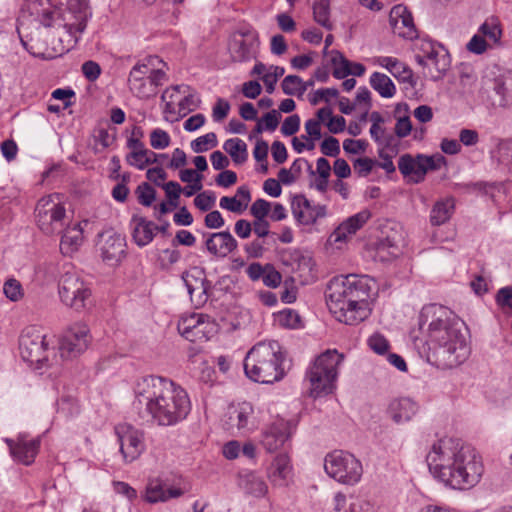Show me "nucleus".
I'll list each match as a JSON object with an SVG mask.
<instances>
[{"label":"nucleus","mask_w":512,"mask_h":512,"mask_svg":"<svg viewBox=\"0 0 512 512\" xmlns=\"http://www.w3.org/2000/svg\"><path fill=\"white\" fill-rule=\"evenodd\" d=\"M100 252L104 262L114 265L125 256V239L117 233L100 234Z\"/></svg>","instance_id":"f3484780"},{"label":"nucleus","mask_w":512,"mask_h":512,"mask_svg":"<svg viewBox=\"0 0 512 512\" xmlns=\"http://www.w3.org/2000/svg\"><path fill=\"white\" fill-rule=\"evenodd\" d=\"M489 70L482 78V89L492 106L505 107L512 100V71Z\"/></svg>","instance_id":"9b49d317"},{"label":"nucleus","mask_w":512,"mask_h":512,"mask_svg":"<svg viewBox=\"0 0 512 512\" xmlns=\"http://www.w3.org/2000/svg\"><path fill=\"white\" fill-rule=\"evenodd\" d=\"M417 412V405L410 398L394 399L390 402L387 413L397 423L409 421Z\"/></svg>","instance_id":"cd10ccee"},{"label":"nucleus","mask_w":512,"mask_h":512,"mask_svg":"<svg viewBox=\"0 0 512 512\" xmlns=\"http://www.w3.org/2000/svg\"><path fill=\"white\" fill-rule=\"evenodd\" d=\"M58 293L61 301L76 311L85 308L91 302L92 292L89 284L74 270L61 275Z\"/></svg>","instance_id":"1a4fd4ad"},{"label":"nucleus","mask_w":512,"mask_h":512,"mask_svg":"<svg viewBox=\"0 0 512 512\" xmlns=\"http://www.w3.org/2000/svg\"><path fill=\"white\" fill-rule=\"evenodd\" d=\"M314 216H308L307 219H304V211L299 210L297 212L294 211V217L299 224L302 225H311L314 224L319 218H323L326 216L327 208L325 205H316L313 207Z\"/></svg>","instance_id":"a18cd8bd"},{"label":"nucleus","mask_w":512,"mask_h":512,"mask_svg":"<svg viewBox=\"0 0 512 512\" xmlns=\"http://www.w3.org/2000/svg\"><path fill=\"white\" fill-rule=\"evenodd\" d=\"M3 292L11 301H17L22 296V287L19 281L9 279L4 283Z\"/></svg>","instance_id":"5fc2aeb1"},{"label":"nucleus","mask_w":512,"mask_h":512,"mask_svg":"<svg viewBox=\"0 0 512 512\" xmlns=\"http://www.w3.org/2000/svg\"><path fill=\"white\" fill-rule=\"evenodd\" d=\"M321 153L328 157H337L340 154V144L337 138L327 136L320 144Z\"/></svg>","instance_id":"3c124183"},{"label":"nucleus","mask_w":512,"mask_h":512,"mask_svg":"<svg viewBox=\"0 0 512 512\" xmlns=\"http://www.w3.org/2000/svg\"><path fill=\"white\" fill-rule=\"evenodd\" d=\"M395 134L399 138L407 137L412 131V123L408 115L399 117L394 128Z\"/></svg>","instance_id":"0e129e2a"},{"label":"nucleus","mask_w":512,"mask_h":512,"mask_svg":"<svg viewBox=\"0 0 512 512\" xmlns=\"http://www.w3.org/2000/svg\"><path fill=\"white\" fill-rule=\"evenodd\" d=\"M170 142L171 138L165 130L156 128L150 134V145L154 149H165L170 145Z\"/></svg>","instance_id":"09e8293b"},{"label":"nucleus","mask_w":512,"mask_h":512,"mask_svg":"<svg viewBox=\"0 0 512 512\" xmlns=\"http://www.w3.org/2000/svg\"><path fill=\"white\" fill-rule=\"evenodd\" d=\"M292 466L290 465V458L287 454L277 455L270 467L268 468V478L275 486H286L287 480L290 477Z\"/></svg>","instance_id":"a878e982"},{"label":"nucleus","mask_w":512,"mask_h":512,"mask_svg":"<svg viewBox=\"0 0 512 512\" xmlns=\"http://www.w3.org/2000/svg\"><path fill=\"white\" fill-rule=\"evenodd\" d=\"M426 325L430 345L427 359L432 365L452 369L468 358L470 348L462 333L464 323L450 309L436 303L425 305L418 317L419 330Z\"/></svg>","instance_id":"f257e3e1"},{"label":"nucleus","mask_w":512,"mask_h":512,"mask_svg":"<svg viewBox=\"0 0 512 512\" xmlns=\"http://www.w3.org/2000/svg\"><path fill=\"white\" fill-rule=\"evenodd\" d=\"M370 218L371 212L366 209L350 216L333 231L329 236L328 241L330 243L346 241L350 236L356 234V232L360 230Z\"/></svg>","instance_id":"6ab92c4d"},{"label":"nucleus","mask_w":512,"mask_h":512,"mask_svg":"<svg viewBox=\"0 0 512 512\" xmlns=\"http://www.w3.org/2000/svg\"><path fill=\"white\" fill-rule=\"evenodd\" d=\"M230 111V104L227 100L218 98L213 107V119L214 121H222L227 117Z\"/></svg>","instance_id":"774afa93"},{"label":"nucleus","mask_w":512,"mask_h":512,"mask_svg":"<svg viewBox=\"0 0 512 512\" xmlns=\"http://www.w3.org/2000/svg\"><path fill=\"white\" fill-rule=\"evenodd\" d=\"M204 324V315L203 314H192L188 317H182L177 325L178 332L184 338L192 337L189 333L191 330L195 329L198 326H202Z\"/></svg>","instance_id":"4c0bfd02"},{"label":"nucleus","mask_w":512,"mask_h":512,"mask_svg":"<svg viewBox=\"0 0 512 512\" xmlns=\"http://www.w3.org/2000/svg\"><path fill=\"white\" fill-rule=\"evenodd\" d=\"M120 444V452L126 463H131L139 458L145 449L144 433L129 424H119L115 427Z\"/></svg>","instance_id":"4468645a"},{"label":"nucleus","mask_w":512,"mask_h":512,"mask_svg":"<svg viewBox=\"0 0 512 512\" xmlns=\"http://www.w3.org/2000/svg\"><path fill=\"white\" fill-rule=\"evenodd\" d=\"M264 241L259 239L253 240L244 245V251L247 253L249 258L258 259L263 257L265 253Z\"/></svg>","instance_id":"680f3d73"},{"label":"nucleus","mask_w":512,"mask_h":512,"mask_svg":"<svg viewBox=\"0 0 512 512\" xmlns=\"http://www.w3.org/2000/svg\"><path fill=\"white\" fill-rule=\"evenodd\" d=\"M331 64L334 66L332 72L336 79H344L349 75L360 77L364 75L366 68L361 63L349 61L340 51L332 50Z\"/></svg>","instance_id":"b1692460"},{"label":"nucleus","mask_w":512,"mask_h":512,"mask_svg":"<svg viewBox=\"0 0 512 512\" xmlns=\"http://www.w3.org/2000/svg\"><path fill=\"white\" fill-rule=\"evenodd\" d=\"M131 92L141 99H149L156 96V92L151 89V85H149L147 78L138 79L136 82L128 83Z\"/></svg>","instance_id":"79ce46f5"},{"label":"nucleus","mask_w":512,"mask_h":512,"mask_svg":"<svg viewBox=\"0 0 512 512\" xmlns=\"http://www.w3.org/2000/svg\"><path fill=\"white\" fill-rule=\"evenodd\" d=\"M219 205L222 209H226L236 214H241L246 209V204H242V201L237 199L236 196H223L220 199Z\"/></svg>","instance_id":"603ef678"},{"label":"nucleus","mask_w":512,"mask_h":512,"mask_svg":"<svg viewBox=\"0 0 512 512\" xmlns=\"http://www.w3.org/2000/svg\"><path fill=\"white\" fill-rule=\"evenodd\" d=\"M218 144L217 136L214 132H209L200 136L191 142V149L195 153L205 152L210 148L216 147Z\"/></svg>","instance_id":"a19ab883"},{"label":"nucleus","mask_w":512,"mask_h":512,"mask_svg":"<svg viewBox=\"0 0 512 512\" xmlns=\"http://www.w3.org/2000/svg\"><path fill=\"white\" fill-rule=\"evenodd\" d=\"M90 342L89 330L85 325H75L67 330L59 341V352L62 359L78 357Z\"/></svg>","instance_id":"2eb2a0df"},{"label":"nucleus","mask_w":512,"mask_h":512,"mask_svg":"<svg viewBox=\"0 0 512 512\" xmlns=\"http://www.w3.org/2000/svg\"><path fill=\"white\" fill-rule=\"evenodd\" d=\"M61 233L60 249L62 253H72L82 241V229L80 225L75 224L73 227L62 228Z\"/></svg>","instance_id":"c756f323"},{"label":"nucleus","mask_w":512,"mask_h":512,"mask_svg":"<svg viewBox=\"0 0 512 512\" xmlns=\"http://www.w3.org/2000/svg\"><path fill=\"white\" fill-rule=\"evenodd\" d=\"M33 6L44 27L64 28L73 41V45L79 41V36L85 31L87 21L91 16L87 0H67L65 8L61 7L56 10L43 8L41 12L36 9L35 4Z\"/></svg>","instance_id":"423d86ee"},{"label":"nucleus","mask_w":512,"mask_h":512,"mask_svg":"<svg viewBox=\"0 0 512 512\" xmlns=\"http://www.w3.org/2000/svg\"><path fill=\"white\" fill-rule=\"evenodd\" d=\"M370 291L367 276L349 274L330 280L325 297L330 312L338 321L357 325L370 315Z\"/></svg>","instance_id":"20e7f679"},{"label":"nucleus","mask_w":512,"mask_h":512,"mask_svg":"<svg viewBox=\"0 0 512 512\" xmlns=\"http://www.w3.org/2000/svg\"><path fill=\"white\" fill-rule=\"evenodd\" d=\"M300 116L298 114H293L288 116L282 126H281V132L285 136H292L295 133L299 131L300 128Z\"/></svg>","instance_id":"4d7b16f0"},{"label":"nucleus","mask_w":512,"mask_h":512,"mask_svg":"<svg viewBox=\"0 0 512 512\" xmlns=\"http://www.w3.org/2000/svg\"><path fill=\"white\" fill-rule=\"evenodd\" d=\"M343 358V354H339L337 350L328 349L315 359L306 373L311 386V397L317 398L333 392L338 376L337 369Z\"/></svg>","instance_id":"0eeeda50"},{"label":"nucleus","mask_w":512,"mask_h":512,"mask_svg":"<svg viewBox=\"0 0 512 512\" xmlns=\"http://www.w3.org/2000/svg\"><path fill=\"white\" fill-rule=\"evenodd\" d=\"M145 500L148 503H157L167 500V493L159 482H150L146 487Z\"/></svg>","instance_id":"37998d69"},{"label":"nucleus","mask_w":512,"mask_h":512,"mask_svg":"<svg viewBox=\"0 0 512 512\" xmlns=\"http://www.w3.org/2000/svg\"><path fill=\"white\" fill-rule=\"evenodd\" d=\"M130 225L132 226V238L139 247L146 246L154 239V222L134 214L131 217Z\"/></svg>","instance_id":"393cba45"},{"label":"nucleus","mask_w":512,"mask_h":512,"mask_svg":"<svg viewBox=\"0 0 512 512\" xmlns=\"http://www.w3.org/2000/svg\"><path fill=\"white\" fill-rule=\"evenodd\" d=\"M256 35L246 32H237L229 42V51L233 62H247L254 56Z\"/></svg>","instance_id":"a211bd4d"},{"label":"nucleus","mask_w":512,"mask_h":512,"mask_svg":"<svg viewBox=\"0 0 512 512\" xmlns=\"http://www.w3.org/2000/svg\"><path fill=\"white\" fill-rule=\"evenodd\" d=\"M324 469L331 478L346 485L358 483L363 473L361 462L344 450L328 453L324 459Z\"/></svg>","instance_id":"6e6552de"},{"label":"nucleus","mask_w":512,"mask_h":512,"mask_svg":"<svg viewBox=\"0 0 512 512\" xmlns=\"http://www.w3.org/2000/svg\"><path fill=\"white\" fill-rule=\"evenodd\" d=\"M375 63L387 69L398 81L414 85L413 71L397 58L380 56Z\"/></svg>","instance_id":"bb28decb"},{"label":"nucleus","mask_w":512,"mask_h":512,"mask_svg":"<svg viewBox=\"0 0 512 512\" xmlns=\"http://www.w3.org/2000/svg\"><path fill=\"white\" fill-rule=\"evenodd\" d=\"M239 486L254 497H263L268 492V486L265 481L253 472L240 475Z\"/></svg>","instance_id":"c85d7f7f"},{"label":"nucleus","mask_w":512,"mask_h":512,"mask_svg":"<svg viewBox=\"0 0 512 512\" xmlns=\"http://www.w3.org/2000/svg\"><path fill=\"white\" fill-rule=\"evenodd\" d=\"M223 149L230 155L235 164L241 165L247 161V145L242 139L230 138L226 140Z\"/></svg>","instance_id":"473e14b6"},{"label":"nucleus","mask_w":512,"mask_h":512,"mask_svg":"<svg viewBox=\"0 0 512 512\" xmlns=\"http://www.w3.org/2000/svg\"><path fill=\"white\" fill-rule=\"evenodd\" d=\"M147 80L149 85H151V89L157 93V89L159 86L163 84V82L167 79V75L165 71L162 69H152L147 74Z\"/></svg>","instance_id":"e2e57ef3"},{"label":"nucleus","mask_w":512,"mask_h":512,"mask_svg":"<svg viewBox=\"0 0 512 512\" xmlns=\"http://www.w3.org/2000/svg\"><path fill=\"white\" fill-rule=\"evenodd\" d=\"M368 345L369 347L377 354L383 355L387 353L389 349V342L388 340L381 334H373L368 339Z\"/></svg>","instance_id":"864d4df0"},{"label":"nucleus","mask_w":512,"mask_h":512,"mask_svg":"<svg viewBox=\"0 0 512 512\" xmlns=\"http://www.w3.org/2000/svg\"><path fill=\"white\" fill-rule=\"evenodd\" d=\"M134 408L144 411L158 425L171 426L184 420L191 404L187 392L173 381L159 376H147L137 382Z\"/></svg>","instance_id":"7ed1b4c3"},{"label":"nucleus","mask_w":512,"mask_h":512,"mask_svg":"<svg viewBox=\"0 0 512 512\" xmlns=\"http://www.w3.org/2000/svg\"><path fill=\"white\" fill-rule=\"evenodd\" d=\"M205 247L211 255L224 258L237 249L238 242L227 230L209 234Z\"/></svg>","instance_id":"412c9836"},{"label":"nucleus","mask_w":512,"mask_h":512,"mask_svg":"<svg viewBox=\"0 0 512 512\" xmlns=\"http://www.w3.org/2000/svg\"><path fill=\"white\" fill-rule=\"evenodd\" d=\"M368 146V142L364 139L354 140L346 139L343 142V149L349 154H358L364 152Z\"/></svg>","instance_id":"69168bd1"},{"label":"nucleus","mask_w":512,"mask_h":512,"mask_svg":"<svg viewBox=\"0 0 512 512\" xmlns=\"http://www.w3.org/2000/svg\"><path fill=\"white\" fill-rule=\"evenodd\" d=\"M399 19L402 26L407 29L405 32H399V36L409 40L418 38V31L414 24L412 13L403 4L395 5L390 11L389 21L393 28H396Z\"/></svg>","instance_id":"5701e85b"},{"label":"nucleus","mask_w":512,"mask_h":512,"mask_svg":"<svg viewBox=\"0 0 512 512\" xmlns=\"http://www.w3.org/2000/svg\"><path fill=\"white\" fill-rule=\"evenodd\" d=\"M146 177L149 181H152L156 186L162 187L165 190V192L176 190L178 186H181L176 181H169L165 184H162L161 181H164L167 178V173L161 166L149 168L146 172Z\"/></svg>","instance_id":"e433bc0d"},{"label":"nucleus","mask_w":512,"mask_h":512,"mask_svg":"<svg viewBox=\"0 0 512 512\" xmlns=\"http://www.w3.org/2000/svg\"><path fill=\"white\" fill-rule=\"evenodd\" d=\"M426 462L433 477L453 489L473 487L483 473L475 449L456 438H443L433 444Z\"/></svg>","instance_id":"f03ea898"},{"label":"nucleus","mask_w":512,"mask_h":512,"mask_svg":"<svg viewBox=\"0 0 512 512\" xmlns=\"http://www.w3.org/2000/svg\"><path fill=\"white\" fill-rule=\"evenodd\" d=\"M216 196L212 191H204L194 198V205L201 211H209L215 204Z\"/></svg>","instance_id":"8fccbe9b"},{"label":"nucleus","mask_w":512,"mask_h":512,"mask_svg":"<svg viewBox=\"0 0 512 512\" xmlns=\"http://www.w3.org/2000/svg\"><path fill=\"white\" fill-rule=\"evenodd\" d=\"M290 421L284 419H277L269 426H267L261 434L260 443L267 452H274L289 439L291 436Z\"/></svg>","instance_id":"dca6fc26"},{"label":"nucleus","mask_w":512,"mask_h":512,"mask_svg":"<svg viewBox=\"0 0 512 512\" xmlns=\"http://www.w3.org/2000/svg\"><path fill=\"white\" fill-rule=\"evenodd\" d=\"M276 321L283 328L298 329L302 327L300 315L293 309H284L276 315Z\"/></svg>","instance_id":"58836bf2"},{"label":"nucleus","mask_w":512,"mask_h":512,"mask_svg":"<svg viewBox=\"0 0 512 512\" xmlns=\"http://www.w3.org/2000/svg\"><path fill=\"white\" fill-rule=\"evenodd\" d=\"M81 70L85 78L90 82L96 81L101 74L100 65L92 60L84 62L82 64Z\"/></svg>","instance_id":"13d9d810"},{"label":"nucleus","mask_w":512,"mask_h":512,"mask_svg":"<svg viewBox=\"0 0 512 512\" xmlns=\"http://www.w3.org/2000/svg\"><path fill=\"white\" fill-rule=\"evenodd\" d=\"M254 413L251 403L242 402L237 405H230L224 415L223 426L227 430L247 429L249 420Z\"/></svg>","instance_id":"aec40b11"},{"label":"nucleus","mask_w":512,"mask_h":512,"mask_svg":"<svg viewBox=\"0 0 512 512\" xmlns=\"http://www.w3.org/2000/svg\"><path fill=\"white\" fill-rule=\"evenodd\" d=\"M313 19L316 23L331 31L333 24L330 21V1L314 0L312 5Z\"/></svg>","instance_id":"f704fd0d"},{"label":"nucleus","mask_w":512,"mask_h":512,"mask_svg":"<svg viewBox=\"0 0 512 512\" xmlns=\"http://www.w3.org/2000/svg\"><path fill=\"white\" fill-rule=\"evenodd\" d=\"M12 457L24 465H30L38 453L39 439L25 440L21 437L17 441L6 440Z\"/></svg>","instance_id":"4be33fe9"},{"label":"nucleus","mask_w":512,"mask_h":512,"mask_svg":"<svg viewBox=\"0 0 512 512\" xmlns=\"http://www.w3.org/2000/svg\"><path fill=\"white\" fill-rule=\"evenodd\" d=\"M283 360L278 341L259 342L248 351L243 363L244 371L254 382L272 384L285 375Z\"/></svg>","instance_id":"39448f33"},{"label":"nucleus","mask_w":512,"mask_h":512,"mask_svg":"<svg viewBox=\"0 0 512 512\" xmlns=\"http://www.w3.org/2000/svg\"><path fill=\"white\" fill-rule=\"evenodd\" d=\"M65 216V207L61 203H55L52 195L41 198L36 204V223L46 235L62 232Z\"/></svg>","instance_id":"ddd939ff"},{"label":"nucleus","mask_w":512,"mask_h":512,"mask_svg":"<svg viewBox=\"0 0 512 512\" xmlns=\"http://www.w3.org/2000/svg\"><path fill=\"white\" fill-rule=\"evenodd\" d=\"M261 279L265 286L277 288L281 284L282 275L272 264L267 263L265 272Z\"/></svg>","instance_id":"de8ad7c7"},{"label":"nucleus","mask_w":512,"mask_h":512,"mask_svg":"<svg viewBox=\"0 0 512 512\" xmlns=\"http://www.w3.org/2000/svg\"><path fill=\"white\" fill-rule=\"evenodd\" d=\"M48 343L42 332L34 326L25 328L19 338V350L22 359L36 368H41L48 360Z\"/></svg>","instance_id":"f8f14e48"},{"label":"nucleus","mask_w":512,"mask_h":512,"mask_svg":"<svg viewBox=\"0 0 512 512\" xmlns=\"http://www.w3.org/2000/svg\"><path fill=\"white\" fill-rule=\"evenodd\" d=\"M495 300L498 306L512 309V286L499 289Z\"/></svg>","instance_id":"338daca9"},{"label":"nucleus","mask_w":512,"mask_h":512,"mask_svg":"<svg viewBox=\"0 0 512 512\" xmlns=\"http://www.w3.org/2000/svg\"><path fill=\"white\" fill-rule=\"evenodd\" d=\"M155 59H158V57L150 56L147 59V63H137L134 65L129 73L128 83L136 82L138 79H145L150 71V66L154 65L153 61Z\"/></svg>","instance_id":"c03bdc74"},{"label":"nucleus","mask_w":512,"mask_h":512,"mask_svg":"<svg viewBox=\"0 0 512 512\" xmlns=\"http://www.w3.org/2000/svg\"><path fill=\"white\" fill-rule=\"evenodd\" d=\"M280 119V112L272 109L271 111L265 113L259 121H262L265 130L274 131L278 127Z\"/></svg>","instance_id":"052dcab7"},{"label":"nucleus","mask_w":512,"mask_h":512,"mask_svg":"<svg viewBox=\"0 0 512 512\" xmlns=\"http://www.w3.org/2000/svg\"><path fill=\"white\" fill-rule=\"evenodd\" d=\"M370 85L383 98H392L396 93V86L393 81L380 72H374L370 76Z\"/></svg>","instance_id":"2f4dec72"},{"label":"nucleus","mask_w":512,"mask_h":512,"mask_svg":"<svg viewBox=\"0 0 512 512\" xmlns=\"http://www.w3.org/2000/svg\"><path fill=\"white\" fill-rule=\"evenodd\" d=\"M271 205L265 199H257L254 201L252 206L250 207V213L254 217V219H266L269 214Z\"/></svg>","instance_id":"6e6d98bb"},{"label":"nucleus","mask_w":512,"mask_h":512,"mask_svg":"<svg viewBox=\"0 0 512 512\" xmlns=\"http://www.w3.org/2000/svg\"><path fill=\"white\" fill-rule=\"evenodd\" d=\"M376 163L377 160L368 157L357 158L354 161V168L359 176L365 177L372 171V168Z\"/></svg>","instance_id":"bf43d9fd"},{"label":"nucleus","mask_w":512,"mask_h":512,"mask_svg":"<svg viewBox=\"0 0 512 512\" xmlns=\"http://www.w3.org/2000/svg\"><path fill=\"white\" fill-rule=\"evenodd\" d=\"M402 242V236L398 233L393 235L387 234L380 238L377 242L376 249L379 253L387 252L390 256H397L400 252L399 246Z\"/></svg>","instance_id":"c9c22d12"},{"label":"nucleus","mask_w":512,"mask_h":512,"mask_svg":"<svg viewBox=\"0 0 512 512\" xmlns=\"http://www.w3.org/2000/svg\"><path fill=\"white\" fill-rule=\"evenodd\" d=\"M313 85V79L303 82V80L297 75H288L283 79L281 88L284 94L292 96L296 94L302 95L308 87Z\"/></svg>","instance_id":"72a5a7b5"},{"label":"nucleus","mask_w":512,"mask_h":512,"mask_svg":"<svg viewBox=\"0 0 512 512\" xmlns=\"http://www.w3.org/2000/svg\"><path fill=\"white\" fill-rule=\"evenodd\" d=\"M138 202L145 206L150 207L156 199V190L148 183L143 182L135 190Z\"/></svg>","instance_id":"ea45409f"},{"label":"nucleus","mask_w":512,"mask_h":512,"mask_svg":"<svg viewBox=\"0 0 512 512\" xmlns=\"http://www.w3.org/2000/svg\"><path fill=\"white\" fill-rule=\"evenodd\" d=\"M271 72H268L263 75L262 80L266 87V92L268 94H272L275 90V85L280 77L283 76L285 73V69L281 66H274L272 65L270 67Z\"/></svg>","instance_id":"49530a36"},{"label":"nucleus","mask_w":512,"mask_h":512,"mask_svg":"<svg viewBox=\"0 0 512 512\" xmlns=\"http://www.w3.org/2000/svg\"><path fill=\"white\" fill-rule=\"evenodd\" d=\"M454 210L453 199L437 201L430 212V223L432 226H440L446 223Z\"/></svg>","instance_id":"7c9ffc66"},{"label":"nucleus","mask_w":512,"mask_h":512,"mask_svg":"<svg viewBox=\"0 0 512 512\" xmlns=\"http://www.w3.org/2000/svg\"><path fill=\"white\" fill-rule=\"evenodd\" d=\"M446 163V158L440 153L431 156L417 154L415 157L406 153L399 157L398 169L403 177H411L412 182L418 184L425 180L428 171L439 170Z\"/></svg>","instance_id":"9d476101"}]
</instances>
